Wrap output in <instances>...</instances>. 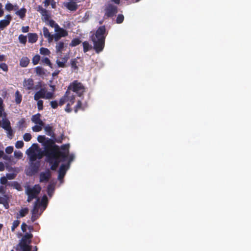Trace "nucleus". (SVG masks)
I'll return each mask as SVG.
<instances>
[{"label":"nucleus","mask_w":251,"mask_h":251,"mask_svg":"<svg viewBox=\"0 0 251 251\" xmlns=\"http://www.w3.org/2000/svg\"><path fill=\"white\" fill-rule=\"evenodd\" d=\"M55 32L62 37H66L68 35V33L67 30L60 27L59 26H57L56 28L54 30Z\"/></svg>","instance_id":"nucleus-21"},{"label":"nucleus","mask_w":251,"mask_h":251,"mask_svg":"<svg viewBox=\"0 0 251 251\" xmlns=\"http://www.w3.org/2000/svg\"><path fill=\"white\" fill-rule=\"evenodd\" d=\"M1 126L5 130L9 129L10 127H11L10 121L7 119H3L2 120Z\"/></svg>","instance_id":"nucleus-30"},{"label":"nucleus","mask_w":251,"mask_h":251,"mask_svg":"<svg viewBox=\"0 0 251 251\" xmlns=\"http://www.w3.org/2000/svg\"><path fill=\"white\" fill-rule=\"evenodd\" d=\"M29 155H30V160L31 161H35L38 157L37 154L33 151H31Z\"/></svg>","instance_id":"nucleus-39"},{"label":"nucleus","mask_w":251,"mask_h":251,"mask_svg":"<svg viewBox=\"0 0 251 251\" xmlns=\"http://www.w3.org/2000/svg\"><path fill=\"white\" fill-rule=\"evenodd\" d=\"M7 131V136L9 138L11 139L12 138V136H13V131L11 127H10L9 129L6 130Z\"/></svg>","instance_id":"nucleus-57"},{"label":"nucleus","mask_w":251,"mask_h":251,"mask_svg":"<svg viewBox=\"0 0 251 251\" xmlns=\"http://www.w3.org/2000/svg\"><path fill=\"white\" fill-rule=\"evenodd\" d=\"M64 6L70 11H75L77 9V4L73 1L64 3Z\"/></svg>","instance_id":"nucleus-17"},{"label":"nucleus","mask_w":251,"mask_h":251,"mask_svg":"<svg viewBox=\"0 0 251 251\" xmlns=\"http://www.w3.org/2000/svg\"><path fill=\"white\" fill-rule=\"evenodd\" d=\"M22 100V95L20 93V92L17 90L15 92V101L16 103V104H20Z\"/></svg>","instance_id":"nucleus-29"},{"label":"nucleus","mask_w":251,"mask_h":251,"mask_svg":"<svg viewBox=\"0 0 251 251\" xmlns=\"http://www.w3.org/2000/svg\"><path fill=\"white\" fill-rule=\"evenodd\" d=\"M62 37L55 33L52 35V41L54 39L55 42H58Z\"/></svg>","instance_id":"nucleus-53"},{"label":"nucleus","mask_w":251,"mask_h":251,"mask_svg":"<svg viewBox=\"0 0 251 251\" xmlns=\"http://www.w3.org/2000/svg\"><path fill=\"white\" fill-rule=\"evenodd\" d=\"M28 41L29 43H34L38 40V35L35 33H29L27 34Z\"/></svg>","instance_id":"nucleus-22"},{"label":"nucleus","mask_w":251,"mask_h":251,"mask_svg":"<svg viewBox=\"0 0 251 251\" xmlns=\"http://www.w3.org/2000/svg\"><path fill=\"white\" fill-rule=\"evenodd\" d=\"M51 173L49 169H47L45 172H41L40 174V182H48L50 178Z\"/></svg>","instance_id":"nucleus-9"},{"label":"nucleus","mask_w":251,"mask_h":251,"mask_svg":"<svg viewBox=\"0 0 251 251\" xmlns=\"http://www.w3.org/2000/svg\"><path fill=\"white\" fill-rule=\"evenodd\" d=\"M41 62L42 64H46L49 66L50 67L52 68V64L49 58L48 57H43L41 59Z\"/></svg>","instance_id":"nucleus-35"},{"label":"nucleus","mask_w":251,"mask_h":251,"mask_svg":"<svg viewBox=\"0 0 251 251\" xmlns=\"http://www.w3.org/2000/svg\"><path fill=\"white\" fill-rule=\"evenodd\" d=\"M33 235L31 233H25L22 237L18 246L20 248L21 251H30L32 250L31 240Z\"/></svg>","instance_id":"nucleus-5"},{"label":"nucleus","mask_w":251,"mask_h":251,"mask_svg":"<svg viewBox=\"0 0 251 251\" xmlns=\"http://www.w3.org/2000/svg\"><path fill=\"white\" fill-rule=\"evenodd\" d=\"M12 186L16 189H17L18 191H22V187L21 185L17 181H14L12 184Z\"/></svg>","instance_id":"nucleus-42"},{"label":"nucleus","mask_w":251,"mask_h":251,"mask_svg":"<svg viewBox=\"0 0 251 251\" xmlns=\"http://www.w3.org/2000/svg\"><path fill=\"white\" fill-rule=\"evenodd\" d=\"M40 53L42 55L50 56V51L48 49L42 47L40 49Z\"/></svg>","instance_id":"nucleus-33"},{"label":"nucleus","mask_w":251,"mask_h":251,"mask_svg":"<svg viewBox=\"0 0 251 251\" xmlns=\"http://www.w3.org/2000/svg\"><path fill=\"white\" fill-rule=\"evenodd\" d=\"M49 25L50 26L54 28V30L56 28L57 26H59L57 24H56L54 21L53 20L50 19V20H49Z\"/></svg>","instance_id":"nucleus-50"},{"label":"nucleus","mask_w":251,"mask_h":251,"mask_svg":"<svg viewBox=\"0 0 251 251\" xmlns=\"http://www.w3.org/2000/svg\"><path fill=\"white\" fill-rule=\"evenodd\" d=\"M118 12V8L112 4H108L105 8V15L112 17Z\"/></svg>","instance_id":"nucleus-6"},{"label":"nucleus","mask_w":251,"mask_h":251,"mask_svg":"<svg viewBox=\"0 0 251 251\" xmlns=\"http://www.w3.org/2000/svg\"><path fill=\"white\" fill-rule=\"evenodd\" d=\"M24 143L23 141H18L15 143V147L17 149H21L24 147Z\"/></svg>","instance_id":"nucleus-49"},{"label":"nucleus","mask_w":251,"mask_h":251,"mask_svg":"<svg viewBox=\"0 0 251 251\" xmlns=\"http://www.w3.org/2000/svg\"><path fill=\"white\" fill-rule=\"evenodd\" d=\"M26 13V8L23 7V8H21L20 10L17 11L15 12V14L19 16V17L21 19H24L25 18V17Z\"/></svg>","instance_id":"nucleus-27"},{"label":"nucleus","mask_w":251,"mask_h":251,"mask_svg":"<svg viewBox=\"0 0 251 251\" xmlns=\"http://www.w3.org/2000/svg\"><path fill=\"white\" fill-rule=\"evenodd\" d=\"M69 168H67V165L62 164L58 171V179H62L65 176L66 171Z\"/></svg>","instance_id":"nucleus-14"},{"label":"nucleus","mask_w":251,"mask_h":251,"mask_svg":"<svg viewBox=\"0 0 251 251\" xmlns=\"http://www.w3.org/2000/svg\"><path fill=\"white\" fill-rule=\"evenodd\" d=\"M0 68H1L4 72H7L8 70V66L5 63H2L0 64Z\"/></svg>","instance_id":"nucleus-56"},{"label":"nucleus","mask_w":251,"mask_h":251,"mask_svg":"<svg viewBox=\"0 0 251 251\" xmlns=\"http://www.w3.org/2000/svg\"><path fill=\"white\" fill-rule=\"evenodd\" d=\"M39 201V198H38L37 201L35 202L33 208L31 210V214L37 215L40 216L41 214L39 213V205L38 202Z\"/></svg>","instance_id":"nucleus-23"},{"label":"nucleus","mask_w":251,"mask_h":251,"mask_svg":"<svg viewBox=\"0 0 251 251\" xmlns=\"http://www.w3.org/2000/svg\"><path fill=\"white\" fill-rule=\"evenodd\" d=\"M48 203V198L46 195H44L42 198L41 204L43 206H46Z\"/></svg>","instance_id":"nucleus-47"},{"label":"nucleus","mask_w":251,"mask_h":251,"mask_svg":"<svg viewBox=\"0 0 251 251\" xmlns=\"http://www.w3.org/2000/svg\"><path fill=\"white\" fill-rule=\"evenodd\" d=\"M82 45L83 48V51L85 53L90 50L92 48V46L90 45L87 41L83 42Z\"/></svg>","instance_id":"nucleus-31"},{"label":"nucleus","mask_w":251,"mask_h":251,"mask_svg":"<svg viewBox=\"0 0 251 251\" xmlns=\"http://www.w3.org/2000/svg\"><path fill=\"white\" fill-rule=\"evenodd\" d=\"M40 216L37 215H32L31 217V220L32 222H35L37 219L39 218Z\"/></svg>","instance_id":"nucleus-60"},{"label":"nucleus","mask_w":251,"mask_h":251,"mask_svg":"<svg viewBox=\"0 0 251 251\" xmlns=\"http://www.w3.org/2000/svg\"><path fill=\"white\" fill-rule=\"evenodd\" d=\"M14 155L16 157L20 158L22 157L23 154L21 151H15Z\"/></svg>","instance_id":"nucleus-61"},{"label":"nucleus","mask_w":251,"mask_h":251,"mask_svg":"<svg viewBox=\"0 0 251 251\" xmlns=\"http://www.w3.org/2000/svg\"><path fill=\"white\" fill-rule=\"evenodd\" d=\"M41 59L40 56L38 54H36L32 58V61L33 65H35L39 63V61Z\"/></svg>","instance_id":"nucleus-38"},{"label":"nucleus","mask_w":251,"mask_h":251,"mask_svg":"<svg viewBox=\"0 0 251 251\" xmlns=\"http://www.w3.org/2000/svg\"><path fill=\"white\" fill-rule=\"evenodd\" d=\"M72 95H74L69 91H66L64 95L59 100L58 105L60 106L63 105L66 102L69 101L70 98H72Z\"/></svg>","instance_id":"nucleus-10"},{"label":"nucleus","mask_w":251,"mask_h":251,"mask_svg":"<svg viewBox=\"0 0 251 251\" xmlns=\"http://www.w3.org/2000/svg\"><path fill=\"white\" fill-rule=\"evenodd\" d=\"M29 26H23L22 28V31L24 33H26L28 32L29 31Z\"/></svg>","instance_id":"nucleus-63"},{"label":"nucleus","mask_w":251,"mask_h":251,"mask_svg":"<svg viewBox=\"0 0 251 251\" xmlns=\"http://www.w3.org/2000/svg\"><path fill=\"white\" fill-rule=\"evenodd\" d=\"M45 131L47 135L51 136L52 138H55V134L53 127L50 125H48L44 127Z\"/></svg>","instance_id":"nucleus-19"},{"label":"nucleus","mask_w":251,"mask_h":251,"mask_svg":"<svg viewBox=\"0 0 251 251\" xmlns=\"http://www.w3.org/2000/svg\"><path fill=\"white\" fill-rule=\"evenodd\" d=\"M67 91H69V92L72 91L80 97L83 96L86 91V88L81 82L75 80L70 84Z\"/></svg>","instance_id":"nucleus-4"},{"label":"nucleus","mask_w":251,"mask_h":251,"mask_svg":"<svg viewBox=\"0 0 251 251\" xmlns=\"http://www.w3.org/2000/svg\"><path fill=\"white\" fill-rule=\"evenodd\" d=\"M27 226L25 223H22L21 225V229L24 232L26 231Z\"/></svg>","instance_id":"nucleus-62"},{"label":"nucleus","mask_w":251,"mask_h":251,"mask_svg":"<svg viewBox=\"0 0 251 251\" xmlns=\"http://www.w3.org/2000/svg\"><path fill=\"white\" fill-rule=\"evenodd\" d=\"M23 86L25 89L28 90H37L38 89L37 86H34V81L31 78L25 79L23 82Z\"/></svg>","instance_id":"nucleus-8"},{"label":"nucleus","mask_w":251,"mask_h":251,"mask_svg":"<svg viewBox=\"0 0 251 251\" xmlns=\"http://www.w3.org/2000/svg\"><path fill=\"white\" fill-rule=\"evenodd\" d=\"M35 72L38 75H41L45 74L44 69L41 66H37L35 68Z\"/></svg>","instance_id":"nucleus-36"},{"label":"nucleus","mask_w":251,"mask_h":251,"mask_svg":"<svg viewBox=\"0 0 251 251\" xmlns=\"http://www.w3.org/2000/svg\"><path fill=\"white\" fill-rule=\"evenodd\" d=\"M5 19L0 21V28L3 29L7 26H8L12 20V16L10 15H7L5 16Z\"/></svg>","instance_id":"nucleus-11"},{"label":"nucleus","mask_w":251,"mask_h":251,"mask_svg":"<svg viewBox=\"0 0 251 251\" xmlns=\"http://www.w3.org/2000/svg\"><path fill=\"white\" fill-rule=\"evenodd\" d=\"M44 146L45 147L44 154L47 158H49V160H51V159L54 158L56 155L63 157H65L64 153L59 150L58 147L57 145H54L53 140L51 139L46 140Z\"/></svg>","instance_id":"nucleus-2"},{"label":"nucleus","mask_w":251,"mask_h":251,"mask_svg":"<svg viewBox=\"0 0 251 251\" xmlns=\"http://www.w3.org/2000/svg\"><path fill=\"white\" fill-rule=\"evenodd\" d=\"M25 194L27 196V201L31 202L33 199H38V196L41 191V187L39 184H35L32 187L27 185L25 186Z\"/></svg>","instance_id":"nucleus-3"},{"label":"nucleus","mask_w":251,"mask_h":251,"mask_svg":"<svg viewBox=\"0 0 251 251\" xmlns=\"http://www.w3.org/2000/svg\"><path fill=\"white\" fill-rule=\"evenodd\" d=\"M37 107L39 110H42L43 109V101L39 100H37Z\"/></svg>","instance_id":"nucleus-51"},{"label":"nucleus","mask_w":251,"mask_h":251,"mask_svg":"<svg viewBox=\"0 0 251 251\" xmlns=\"http://www.w3.org/2000/svg\"><path fill=\"white\" fill-rule=\"evenodd\" d=\"M0 182L2 184H5L7 182V179L5 177H1L0 179Z\"/></svg>","instance_id":"nucleus-64"},{"label":"nucleus","mask_w":251,"mask_h":251,"mask_svg":"<svg viewBox=\"0 0 251 251\" xmlns=\"http://www.w3.org/2000/svg\"><path fill=\"white\" fill-rule=\"evenodd\" d=\"M68 158V162L67 163V164H66L67 165V168H69L70 167V163H71V162L74 159V158H75V156L74 154H69L67 159Z\"/></svg>","instance_id":"nucleus-44"},{"label":"nucleus","mask_w":251,"mask_h":251,"mask_svg":"<svg viewBox=\"0 0 251 251\" xmlns=\"http://www.w3.org/2000/svg\"><path fill=\"white\" fill-rule=\"evenodd\" d=\"M75 95H72V98H70L69 101H68V103L66 105L65 109V111L69 113L72 111L71 106L75 103Z\"/></svg>","instance_id":"nucleus-20"},{"label":"nucleus","mask_w":251,"mask_h":251,"mask_svg":"<svg viewBox=\"0 0 251 251\" xmlns=\"http://www.w3.org/2000/svg\"><path fill=\"white\" fill-rule=\"evenodd\" d=\"M82 103L80 100H78L77 102L76 105L75 107L74 111L75 113H76L78 110L81 108Z\"/></svg>","instance_id":"nucleus-48"},{"label":"nucleus","mask_w":251,"mask_h":251,"mask_svg":"<svg viewBox=\"0 0 251 251\" xmlns=\"http://www.w3.org/2000/svg\"><path fill=\"white\" fill-rule=\"evenodd\" d=\"M40 118L41 114L40 113H37L32 116L31 120L34 123L36 124L39 125L40 126H44V123L41 120Z\"/></svg>","instance_id":"nucleus-15"},{"label":"nucleus","mask_w":251,"mask_h":251,"mask_svg":"<svg viewBox=\"0 0 251 251\" xmlns=\"http://www.w3.org/2000/svg\"><path fill=\"white\" fill-rule=\"evenodd\" d=\"M30 60L27 57H23L20 60V65L22 67H26L29 63Z\"/></svg>","instance_id":"nucleus-26"},{"label":"nucleus","mask_w":251,"mask_h":251,"mask_svg":"<svg viewBox=\"0 0 251 251\" xmlns=\"http://www.w3.org/2000/svg\"><path fill=\"white\" fill-rule=\"evenodd\" d=\"M47 92V89L45 88H41L39 91L36 92L34 96V99L35 100H38L40 99H45V94Z\"/></svg>","instance_id":"nucleus-13"},{"label":"nucleus","mask_w":251,"mask_h":251,"mask_svg":"<svg viewBox=\"0 0 251 251\" xmlns=\"http://www.w3.org/2000/svg\"><path fill=\"white\" fill-rule=\"evenodd\" d=\"M40 163L39 162H32L30 165V175H33L37 173L39 169Z\"/></svg>","instance_id":"nucleus-12"},{"label":"nucleus","mask_w":251,"mask_h":251,"mask_svg":"<svg viewBox=\"0 0 251 251\" xmlns=\"http://www.w3.org/2000/svg\"><path fill=\"white\" fill-rule=\"evenodd\" d=\"M43 32L44 36L45 38H48L49 42H52V35L50 33L48 29L46 27L43 28Z\"/></svg>","instance_id":"nucleus-25"},{"label":"nucleus","mask_w":251,"mask_h":251,"mask_svg":"<svg viewBox=\"0 0 251 251\" xmlns=\"http://www.w3.org/2000/svg\"><path fill=\"white\" fill-rule=\"evenodd\" d=\"M50 106L53 108V109H56L57 108L58 106L59 105H58V103L57 102V100H53V101H51L50 102Z\"/></svg>","instance_id":"nucleus-55"},{"label":"nucleus","mask_w":251,"mask_h":251,"mask_svg":"<svg viewBox=\"0 0 251 251\" xmlns=\"http://www.w3.org/2000/svg\"><path fill=\"white\" fill-rule=\"evenodd\" d=\"M69 57L66 55L62 58H61L60 60H56V64L58 67L64 68L66 67V63H67Z\"/></svg>","instance_id":"nucleus-18"},{"label":"nucleus","mask_w":251,"mask_h":251,"mask_svg":"<svg viewBox=\"0 0 251 251\" xmlns=\"http://www.w3.org/2000/svg\"><path fill=\"white\" fill-rule=\"evenodd\" d=\"M45 99L50 100L54 98V93L53 92H47L45 94Z\"/></svg>","instance_id":"nucleus-40"},{"label":"nucleus","mask_w":251,"mask_h":251,"mask_svg":"<svg viewBox=\"0 0 251 251\" xmlns=\"http://www.w3.org/2000/svg\"><path fill=\"white\" fill-rule=\"evenodd\" d=\"M18 38L20 43L23 44L24 45H25L27 41V37L26 36L23 34H20Z\"/></svg>","instance_id":"nucleus-37"},{"label":"nucleus","mask_w":251,"mask_h":251,"mask_svg":"<svg viewBox=\"0 0 251 251\" xmlns=\"http://www.w3.org/2000/svg\"><path fill=\"white\" fill-rule=\"evenodd\" d=\"M46 137L45 135H39L37 137V140L39 143H43L46 141Z\"/></svg>","instance_id":"nucleus-52"},{"label":"nucleus","mask_w":251,"mask_h":251,"mask_svg":"<svg viewBox=\"0 0 251 251\" xmlns=\"http://www.w3.org/2000/svg\"><path fill=\"white\" fill-rule=\"evenodd\" d=\"M5 8L6 10L10 11L13 9V5L11 3H7L5 4Z\"/></svg>","instance_id":"nucleus-58"},{"label":"nucleus","mask_w":251,"mask_h":251,"mask_svg":"<svg viewBox=\"0 0 251 251\" xmlns=\"http://www.w3.org/2000/svg\"><path fill=\"white\" fill-rule=\"evenodd\" d=\"M31 135L29 133H26L23 135V139L25 142H28L31 139Z\"/></svg>","instance_id":"nucleus-45"},{"label":"nucleus","mask_w":251,"mask_h":251,"mask_svg":"<svg viewBox=\"0 0 251 251\" xmlns=\"http://www.w3.org/2000/svg\"><path fill=\"white\" fill-rule=\"evenodd\" d=\"M47 160L50 164H51L50 169L55 171L58 167L60 161H62V156L56 155V156L51 160H49L48 158H47Z\"/></svg>","instance_id":"nucleus-7"},{"label":"nucleus","mask_w":251,"mask_h":251,"mask_svg":"<svg viewBox=\"0 0 251 251\" xmlns=\"http://www.w3.org/2000/svg\"><path fill=\"white\" fill-rule=\"evenodd\" d=\"M13 151V147L12 146H9L6 148L5 152L7 154H11Z\"/></svg>","instance_id":"nucleus-59"},{"label":"nucleus","mask_w":251,"mask_h":251,"mask_svg":"<svg viewBox=\"0 0 251 251\" xmlns=\"http://www.w3.org/2000/svg\"><path fill=\"white\" fill-rule=\"evenodd\" d=\"M9 200V197L7 195H4V196L0 197V204H3L6 201Z\"/></svg>","instance_id":"nucleus-46"},{"label":"nucleus","mask_w":251,"mask_h":251,"mask_svg":"<svg viewBox=\"0 0 251 251\" xmlns=\"http://www.w3.org/2000/svg\"><path fill=\"white\" fill-rule=\"evenodd\" d=\"M124 20V16L123 14H119L116 19V23L117 24H121Z\"/></svg>","instance_id":"nucleus-43"},{"label":"nucleus","mask_w":251,"mask_h":251,"mask_svg":"<svg viewBox=\"0 0 251 251\" xmlns=\"http://www.w3.org/2000/svg\"><path fill=\"white\" fill-rule=\"evenodd\" d=\"M78 62L77 61V59L74 58L71 60V68L74 70H77L78 67L77 65Z\"/></svg>","instance_id":"nucleus-32"},{"label":"nucleus","mask_w":251,"mask_h":251,"mask_svg":"<svg viewBox=\"0 0 251 251\" xmlns=\"http://www.w3.org/2000/svg\"><path fill=\"white\" fill-rule=\"evenodd\" d=\"M106 35L105 26L102 25L100 26L95 33L92 35L91 39L93 42V48L97 53H100L103 50Z\"/></svg>","instance_id":"nucleus-1"},{"label":"nucleus","mask_w":251,"mask_h":251,"mask_svg":"<svg viewBox=\"0 0 251 251\" xmlns=\"http://www.w3.org/2000/svg\"><path fill=\"white\" fill-rule=\"evenodd\" d=\"M29 209L27 207H25L21 209L18 213L17 214L16 218L19 219L25 217L26 214H28Z\"/></svg>","instance_id":"nucleus-24"},{"label":"nucleus","mask_w":251,"mask_h":251,"mask_svg":"<svg viewBox=\"0 0 251 251\" xmlns=\"http://www.w3.org/2000/svg\"><path fill=\"white\" fill-rule=\"evenodd\" d=\"M81 42V41L79 38H74L70 44V46L72 47H75L78 45Z\"/></svg>","instance_id":"nucleus-34"},{"label":"nucleus","mask_w":251,"mask_h":251,"mask_svg":"<svg viewBox=\"0 0 251 251\" xmlns=\"http://www.w3.org/2000/svg\"><path fill=\"white\" fill-rule=\"evenodd\" d=\"M42 126H40L39 125H35V126H33L32 128L33 131L34 132H39L42 129V128L41 127Z\"/></svg>","instance_id":"nucleus-54"},{"label":"nucleus","mask_w":251,"mask_h":251,"mask_svg":"<svg viewBox=\"0 0 251 251\" xmlns=\"http://www.w3.org/2000/svg\"><path fill=\"white\" fill-rule=\"evenodd\" d=\"M20 221L19 220H15L13 223L11 227V230L14 231L16 228H17L20 225Z\"/></svg>","instance_id":"nucleus-41"},{"label":"nucleus","mask_w":251,"mask_h":251,"mask_svg":"<svg viewBox=\"0 0 251 251\" xmlns=\"http://www.w3.org/2000/svg\"><path fill=\"white\" fill-rule=\"evenodd\" d=\"M69 144H64L61 146V149L63 151H61L63 152L64 153L65 155V157H62V161H65L66 160L67 158L69 155Z\"/></svg>","instance_id":"nucleus-16"},{"label":"nucleus","mask_w":251,"mask_h":251,"mask_svg":"<svg viewBox=\"0 0 251 251\" xmlns=\"http://www.w3.org/2000/svg\"><path fill=\"white\" fill-rule=\"evenodd\" d=\"M65 44L63 42H58L56 43L55 46L56 52L57 53H62L64 48Z\"/></svg>","instance_id":"nucleus-28"}]
</instances>
